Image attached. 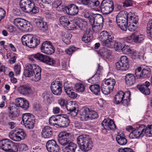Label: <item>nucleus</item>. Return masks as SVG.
<instances>
[{
	"label": "nucleus",
	"mask_w": 152,
	"mask_h": 152,
	"mask_svg": "<svg viewBox=\"0 0 152 152\" xmlns=\"http://www.w3.org/2000/svg\"><path fill=\"white\" fill-rule=\"evenodd\" d=\"M75 50V48L73 46H72L66 49L65 51L67 54L71 55Z\"/></svg>",
	"instance_id": "nucleus-61"
},
{
	"label": "nucleus",
	"mask_w": 152,
	"mask_h": 152,
	"mask_svg": "<svg viewBox=\"0 0 152 152\" xmlns=\"http://www.w3.org/2000/svg\"><path fill=\"white\" fill-rule=\"evenodd\" d=\"M18 148L21 151H26L28 149L27 146L25 144H20L19 145Z\"/></svg>",
	"instance_id": "nucleus-63"
},
{
	"label": "nucleus",
	"mask_w": 152,
	"mask_h": 152,
	"mask_svg": "<svg viewBox=\"0 0 152 152\" xmlns=\"http://www.w3.org/2000/svg\"><path fill=\"white\" fill-rule=\"evenodd\" d=\"M81 3L85 5L90 7H97L99 5L98 0H80Z\"/></svg>",
	"instance_id": "nucleus-30"
},
{
	"label": "nucleus",
	"mask_w": 152,
	"mask_h": 152,
	"mask_svg": "<svg viewBox=\"0 0 152 152\" xmlns=\"http://www.w3.org/2000/svg\"><path fill=\"white\" fill-rule=\"evenodd\" d=\"M33 35L27 34L23 35L21 38L22 42L24 45L31 48Z\"/></svg>",
	"instance_id": "nucleus-25"
},
{
	"label": "nucleus",
	"mask_w": 152,
	"mask_h": 152,
	"mask_svg": "<svg viewBox=\"0 0 152 152\" xmlns=\"http://www.w3.org/2000/svg\"><path fill=\"white\" fill-rule=\"evenodd\" d=\"M16 106L22 108L24 110H27L29 107L28 102L24 98L20 97L15 99Z\"/></svg>",
	"instance_id": "nucleus-18"
},
{
	"label": "nucleus",
	"mask_w": 152,
	"mask_h": 152,
	"mask_svg": "<svg viewBox=\"0 0 152 152\" xmlns=\"http://www.w3.org/2000/svg\"><path fill=\"white\" fill-rule=\"evenodd\" d=\"M94 26H93L94 31L98 32L102 28L103 25V17L100 15L97 14L96 15Z\"/></svg>",
	"instance_id": "nucleus-17"
},
{
	"label": "nucleus",
	"mask_w": 152,
	"mask_h": 152,
	"mask_svg": "<svg viewBox=\"0 0 152 152\" xmlns=\"http://www.w3.org/2000/svg\"><path fill=\"white\" fill-rule=\"evenodd\" d=\"M80 29L84 30L87 27V22L83 19L79 18L75 23Z\"/></svg>",
	"instance_id": "nucleus-38"
},
{
	"label": "nucleus",
	"mask_w": 152,
	"mask_h": 152,
	"mask_svg": "<svg viewBox=\"0 0 152 152\" xmlns=\"http://www.w3.org/2000/svg\"><path fill=\"white\" fill-rule=\"evenodd\" d=\"M113 2L112 0H103L101 5V11L104 14L110 13L113 10Z\"/></svg>",
	"instance_id": "nucleus-6"
},
{
	"label": "nucleus",
	"mask_w": 152,
	"mask_h": 152,
	"mask_svg": "<svg viewBox=\"0 0 152 152\" xmlns=\"http://www.w3.org/2000/svg\"><path fill=\"white\" fill-rule=\"evenodd\" d=\"M96 15L95 14L91 15V16H90L88 19L91 25L93 26H94L95 25V21H96Z\"/></svg>",
	"instance_id": "nucleus-56"
},
{
	"label": "nucleus",
	"mask_w": 152,
	"mask_h": 152,
	"mask_svg": "<svg viewBox=\"0 0 152 152\" xmlns=\"http://www.w3.org/2000/svg\"><path fill=\"white\" fill-rule=\"evenodd\" d=\"M61 35L62 37V38L63 42L67 44H69L71 42L72 34L68 32H62Z\"/></svg>",
	"instance_id": "nucleus-35"
},
{
	"label": "nucleus",
	"mask_w": 152,
	"mask_h": 152,
	"mask_svg": "<svg viewBox=\"0 0 152 152\" xmlns=\"http://www.w3.org/2000/svg\"><path fill=\"white\" fill-rule=\"evenodd\" d=\"M52 134V129L51 127L46 126L42 129V136L44 138H48L51 137Z\"/></svg>",
	"instance_id": "nucleus-33"
},
{
	"label": "nucleus",
	"mask_w": 152,
	"mask_h": 152,
	"mask_svg": "<svg viewBox=\"0 0 152 152\" xmlns=\"http://www.w3.org/2000/svg\"><path fill=\"white\" fill-rule=\"evenodd\" d=\"M114 42H115V43L113 44V47L112 46V47H109V48H115L117 50H122L124 44L123 43L122 44L120 42H118L115 40H114Z\"/></svg>",
	"instance_id": "nucleus-48"
},
{
	"label": "nucleus",
	"mask_w": 152,
	"mask_h": 152,
	"mask_svg": "<svg viewBox=\"0 0 152 152\" xmlns=\"http://www.w3.org/2000/svg\"><path fill=\"white\" fill-rule=\"evenodd\" d=\"M34 73L31 78L32 80L34 81H39L41 78V69L38 66H36V69H34Z\"/></svg>",
	"instance_id": "nucleus-32"
},
{
	"label": "nucleus",
	"mask_w": 152,
	"mask_h": 152,
	"mask_svg": "<svg viewBox=\"0 0 152 152\" xmlns=\"http://www.w3.org/2000/svg\"><path fill=\"white\" fill-rule=\"evenodd\" d=\"M10 137L12 140L16 141H20L21 139V137L18 136L17 133H15L13 132H11L9 134Z\"/></svg>",
	"instance_id": "nucleus-43"
},
{
	"label": "nucleus",
	"mask_w": 152,
	"mask_h": 152,
	"mask_svg": "<svg viewBox=\"0 0 152 152\" xmlns=\"http://www.w3.org/2000/svg\"><path fill=\"white\" fill-rule=\"evenodd\" d=\"M31 42V48H35L40 43V38L37 36L33 35Z\"/></svg>",
	"instance_id": "nucleus-41"
},
{
	"label": "nucleus",
	"mask_w": 152,
	"mask_h": 152,
	"mask_svg": "<svg viewBox=\"0 0 152 152\" xmlns=\"http://www.w3.org/2000/svg\"><path fill=\"white\" fill-rule=\"evenodd\" d=\"M76 21L74 22H70L69 21L66 26V28L69 30H75L76 29V24L75 23Z\"/></svg>",
	"instance_id": "nucleus-53"
},
{
	"label": "nucleus",
	"mask_w": 152,
	"mask_h": 152,
	"mask_svg": "<svg viewBox=\"0 0 152 152\" xmlns=\"http://www.w3.org/2000/svg\"><path fill=\"white\" fill-rule=\"evenodd\" d=\"M122 51L125 54H130L132 53V51L129 47L124 45Z\"/></svg>",
	"instance_id": "nucleus-54"
},
{
	"label": "nucleus",
	"mask_w": 152,
	"mask_h": 152,
	"mask_svg": "<svg viewBox=\"0 0 152 152\" xmlns=\"http://www.w3.org/2000/svg\"><path fill=\"white\" fill-rule=\"evenodd\" d=\"M129 67L128 58L125 56H121L120 61L116 63V68L118 70L125 71L129 69Z\"/></svg>",
	"instance_id": "nucleus-8"
},
{
	"label": "nucleus",
	"mask_w": 152,
	"mask_h": 152,
	"mask_svg": "<svg viewBox=\"0 0 152 152\" xmlns=\"http://www.w3.org/2000/svg\"><path fill=\"white\" fill-rule=\"evenodd\" d=\"M101 89L102 93L105 95L109 94L110 92L113 91L110 88L109 86H108L104 83L101 85Z\"/></svg>",
	"instance_id": "nucleus-40"
},
{
	"label": "nucleus",
	"mask_w": 152,
	"mask_h": 152,
	"mask_svg": "<svg viewBox=\"0 0 152 152\" xmlns=\"http://www.w3.org/2000/svg\"><path fill=\"white\" fill-rule=\"evenodd\" d=\"M88 108H83L80 110L79 112L80 117L82 121H88Z\"/></svg>",
	"instance_id": "nucleus-34"
},
{
	"label": "nucleus",
	"mask_w": 152,
	"mask_h": 152,
	"mask_svg": "<svg viewBox=\"0 0 152 152\" xmlns=\"http://www.w3.org/2000/svg\"><path fill=\"white\" fill-rule=\"evenodd\" d=\"M35 23L37 27L43 31H45L48 29V26L47 23L44 22L42 20L36 19Z\"/></svg>",
	"instance_id": "nucleus-31"
},
{
	"label": "nucleus",
	"mask_w": 152,
	"mask_h": 152,
	"mask_svg": "<svg viewBox=\"0 0 152 152\" xmlns=\"http://www.w3.org/2000/svg\"><path fill=\"white\" fill-rule=\"evenodd\" d=\"M34 116L30 113H26L23 115L22 121L26 128L32 129L34 126Z\"/></svg>",
	"instance_id": "nucleus-5"
},
{
	"label": "nucleus",
	"mask_w": 152,
	"mask_h": 152,
	"mask_svg": "<svg viewBox=\"0 0 152 152\" xmlns=\"http://www.w3.org/2000/svg\"><path fill=\"white\" fill-rule=\"evenodd\" d=\"M104 83L109 86L110 88L113 90L115 83V81L114 79H108Z\"/></svg>",
	"instance_id": "nucleus-47"
},
{
	"label": "nucleus",
	"mask_w": 152,
	"mask_h": 152,
	"mask_svg": "<svg viewBox=\"0 0 152 152\" xmlns=\"http://www.w3.org/2000/svg\"><path fill=\"white\" fill-rule=\"evenodd\" d=\"M125 81L127 86H132L135 83V77L133 74H127L125 76Z\"/></svg>",
	"instance_id": "nucleus-28"
},
{
	"label": "nucleus",
	"mask_w": 152,
	"mask_h": 152,
	"mask_svg": "<svg viewBox=\"0 0 152 152\" xmlns=\"http://www.w3.org/2000/svg\"><path fill=\"white\" fill-rule=\"evenodd\" d=\"M130 95V92L127 91L124 93L122 91H118L115 97V102L116 104H118L122 101L124 98H125L126 96H129Z\"/></svg>",
	"instance_id": "nucleus-22"
},
{
	"label": "nucleus",
	"mask_w": 152,
	"mask_h": 152,
	"mask_svg": "<svg viewBox=\"0 0 152 152\" xmlns=\"http://www.w3.org/2000/svg\"><path fill=\"white\" fill-rule=\"evenodd\" d=\"M77 148V145L75 143L70 142L66 146L63 147L64 152H75Z\"/></svg>",
	"instance_id": "nucleus-29"
},
{
	"label": "nucleus",
	"mask_w": 152,
	"mask_h": 152,
	"mask_svg": "<svg viewBox=\"0 0 152 152\" xmlns=\"http://www.w3.org/2000/svg\"><path fill=\"white\" fill-rule=\"evenodd\" d=\"M141 67H138L135 70V74L137 79H139L140 77H142V71L141 72Z\"/></svg>",
	"instance_id": "nucleus-58"
},
{
	"label": "nucleus",
	"mask_w": 152,
	"mask_h": 152,
	"mask_svg": "<svg viewBox=\"0 0 152 152\" xmlns=\"http://www.w3.org/2000/svg\"><path fill=\"white\" fill-rule=\"evenodd\" d=\"M75 89L79 92H83L85 89L84 85L81 83H78L76 84L75 86Z\"/></svg>",
	"instance_id": "nucleus-49"
},
{
	"label": "nucleus",
	"mask_w": 152,
	"mask_h": 152,
	"mask_svg": "<svg viewBox=\"0 0 152 152\" xmlns=\"http://www.w3.org/2000/svg\"><path fill=\"white\" fill-rule=\"evenodd\" d=\"M61 24L64 26H66L69 22L68 17L67 16L61 17L60 19Z\"/></svg>",
	"instance_id": "nucleus-51"
},
{
	"label": "nucleus",
	"mask_w": 152,
	"mask_h": 152,
	"mask_svg": "<svg viewBox=\"0 0 152 152\" xmlns=\"http://www.w3.org/2000/svg\"><path fill=\"white\" fill-rule=\"evenodd\" d=\"M14 24L18 28L25 31L29 30L30 26L28 24V22L22 18H17L13 21Z\"/></svg>",
	"instance_id": "nucleus-10"
},
{
	"label": "nucleus",
	"mask_w": 152,
	"mask_h": 152,
	"mask_svg": "<svg viewBox=\"0 0 152 152\" xmlns=\"http://www.w3.org/2000/svg\"><path fill=\"white\" fill-rule=\"evenodd\" d=\"M77 105L75 102L70 101L66 106V108L69 111L73 110L77 108Z\"/></svg>",
	"instance_id": "nucleus-46"
},
{
	"label": "nucleus",
	"mask_w": 152,
	"mask_h": 152,
	"mask_svg": "<svg viewBox=\"0 0 152 152\" xmlns=\"http://www.w3.org/2000/svg\"><path fill=\"white\" fill-rule=\"evenodd\" d=\"M118 152H134L129 148H120L118 150Z\"/></svg>",
	"instance_id": "nucleus-64"
},
{
	"label": "nucleus",
	"mask_w": 152,
	"mask_h": 152,
	"mask_svg": "<svg viewBox=\"0 0 152 152\" xmlns=\"http://www.w3.org/2000/svg\"><path fill=\"white\" fill-rule=\"evenodd\" d=\"M130 95L129 96H125V98H124L122 100V101L121 102L125 106H128L129 104V102L130 101Z\"/></svg>",
	"instance_id": "nucleus-59"
},
{
	"label": "nucleus",
	"mask_w": 152,
	"mask_h": 152,
	"mask_svg": "<svg viewBox=\"0 0 152 152\" xmlns=\"http://www.w3.org/2000/svg\"><path fill=\"white\" fill-rule=\"evenodd\" d=\"M64 87L66 93L69 97L73 99H75L77 97V94L74 92L73 90L69 84L66 83H64Z\"/></svg>",
	"instance_id": "nucleus-24"
},
{
	"label": "nucleus",
	"mask_w": 152,
	"mask_h": 152,
	"mask_svg": "<svg viewBox=\"0 0 152 152\" xmlns=\"http://www.w3.org/2000/svg\"><path fill=\"white\" fill-rule=\"evenodd\" d=\"M98 38L103 46L108 48L113 47L115 43L113 35L105 31L100 33Z\"/></svg>",
	"instance_id": "nucleus-2"
},
{
	"label": "nucleus",
	"mask_w": 152,
	"mask_h": 152,
	"mask_svg": "<svg viewBox=\"0 0 152 152\" xmlns=\"http://www.w3.org/2000/svg\"><path fill=\"white\" fill-rule=\"evenodd\" d=\"M31 12L34 14H36L39 12V10L38 7L34 6H34L32 7H30L27 10V12Z\"/></svg>",
	"instance_id": "nucleus-60"
},
{
	"label": "nucleus",
	"mask_w": 152,
	"mask_h": 152,
	"mask_svg": "<svg viewBox=\"0 0 152 152\" xmlns=\"http://www.w3.org/2000/svg\"><path fill=\"white\" fill-rule=\"evenodd\" d=\"M38 65L34 64L27 63L26 69L24 71V75L26 77H32L35 72L36 66Z\"/></svg>",
	"instance_id": "nucleus-16"
},
{
	"label": "nucleus",
	"mask_w": 152,
	"mask_h": 152,
	"mask_svg": "<svg viewBox=\"0 0 152 152\" xmlns=\"http://www.w3.org/2000/svg\"><path fill=\"white\" fill-rule=\"evenodd\" d=\"M116 139L118 143L120 145H124L127 143V139L125 137L124 134L122 132H119L118 133Z\"/></svg>",
	"instance_id": "nucleus-27"
},
{
	"label": "nucleus",
	"mask_w": 152,
	"mask_h": 152,
	"mask_svg": "<svg viewBox=\"0 0 152 152\" xmlns=\"http://www.w3.org/2000/svg\"><path fill=\"white\" fill-rule=\"evenodd\" d=\"M70 135V134L66 132H61L58 135V140L59 144L64 147L68 144L70 142L69 140Z\"/></svg>",
	"instance_id": "nucleus-13"
},
{
	"label": "nucleus",
	"mask_w": 152,
	"mask_h": 152,
	"mask_svg": "<svg viewBox=\"0 0 152 152\" xmlns=\"http://www.w3.org/2000/svg\"><path fill=\"white\" fill-rule=\"evenodd\" d=\"M145 126L142 124L137 129L133 130L129 135L131 139L143 137L145 134Z\"/></svg>",
	"instance_id": "nucleus-7"
},
{
	"label": "nucleus",
	"mask_w": 152,
	"mask_h": 152,
	"mask_svg": "<svg viewBox=\"0 0 152 152\" xmlns=\"http://www.w3.org/2000/svg\"><path fill=\"white\" fill-rule=\"evenodd\" d=\"M16 132L18 136L21 137V140L24 139L26 136V133L22 129H19Z\"/></svg>",
	"instance_id": "nucleus-55"
},
{
	"label": "nucleus",
	"mask_w": 152,
	"mask_h": 152,
	"mask_svg": "<svg viewBox=\"0 0 152 152\" xmlns=\"http://www.w3.org/2000/svg\"><path fill=\"white\" fill-rule=\"evenodd\" d=\"M127 15L124 11L120 12L116 17V21L118 25L121 29L126 31L127 26Z\"/></svg>",
	"instance_id": "nucleus-3"
},
{
	"label": "nucleus",
	"mask_w": 152,
	"mask_h": 152,
	"mask_svg": "<svg viewBox=\"0 0 152 152\" xmlns=\"http://www.w3.org/2000/svg\"><path fill=\"white\" fill-rule=\"evenodd\" d=\"M92 38L91 32L89 30H87L84 33L82 38V40L85 43H88L91 41Z\"/></svg>",
	"instance_id": "nucleus-36"
},
{
	"label": "nucleus",
	"mask_w": 152,
	"mask_h": 152,
	"mask_svg": "<svg viewBox=\"0 0 152 152\" xmlns=\"http://www.w3.org/2000/svg\"><path fill=\"white\" fill-rule=\"evenodd\" d=\"M66 11L67 14L74 15H76L78 11V7L74 4H72L66 7Z\"/></svg>",
	"instance_id": "nucleus-26"
},
{
	"label": "nucleus",
	"mask_w": 152,
	"mask_h": 152,
	"mask_svg": "<svg viewBox=\"0 0 152 152\" xmlns=\"http://www.w3.org/2000/svg\"><path fill=\"white\" fill-rule=\"evenodd\" d=\"M88 121L95 119L98 117L96 112L93 110H90L88 108Z\"/></svg>",
	"instance_id": "nucleus-42"
},
{
	"label": "nucleus",
	"mask_w": 152,
	"mask_h": 152,
	"mask_svg": "<svg viewBox=\"0 0 152 152\" xmlns=\"http://www.w3.org/2000/svg\"><path fill=\"white\" fill-rule=\"evenodd\" d=\"M151 74V70L150 68L146 67L142 70V76L143 78H147L149 77Z\"/></svg>",
	"instance_id": "nucleus-45"
},
{
	"label": "nucleus",
	"mask_w": 152,
	"mask_h": 152,
	"mask_svg": "<svg viewBox=\"0 0 152 152\" xmlns=\"http://www.w3.org/2000/svg\"><path fill=\"white\" fill-rule=\"evenodd\" d=\"M100 79L99 77L97 75H95L90 79L88 80V82L91 83H94L97 82Z\"/></svg>",
	"instance_id": "nucleus-57"
},
{
	"label": "nucleus",
	"mask_w": 152,
	"mask_h": 152,
	"mask_svg": "<svg viewBox=\"0 0 152 152\" xmlns=\"http://www.w3.org/2000/svg\"><path fill=\"white\" fill-rule=\"evenodd\" d=\"M57 115L52 116L49 119V122L51 125H55L58 126V118Z\"/></svg>",
	"instance_id": "nucleus-50"
},
{
	"label": "nucleus",
	"mask_w": 152,
	"mask_h": 152,
	"mask_svg": "<svg viewBox=\"0 0 152 152\" xmlns=\"http://www.w3.org/2000/svg\"><path fill=\"white\" fill-rule=\"evenodd\" d=\"M62 84L60 81L55 80L51 83L50 88L53 93L56 95H60L62 91Z\"/></svg>",
	"instance_id": "nucleus-12"
},
{
	"label": "nucleus",
	"mask_w": 152,
	"mask_h": 152,
	"mask_svg": "<svg viewBox=\"0 0 152 152\" xmlns=\"http://www.w3.org/2000/svg\"><path fill=\"white\" fill-rule=\"evenodd\" d=\"M17 89L20 94L25 96H28L32 93L31 87L27 84L21 85L17 88Z\"/></svg>",
	"instance_id": "nucleus-14"
},
{
	"label": "nucleus",
	"mask_w": 152,
	"mask_h": 152,
	"mask_svg": "<svg viewBox=\"0 0 152 152\" xmlns=\"http://www.w3.org/2000/svg\"><path fill=\"white\" fill-rule=\"evenodd\" d=\"M0 147L2 149L6 151L17 152L18 151L16 145L12 141L8 139L0 141Z\"/></svg>",
	"instance_id": "nucleus-4"
},
{
	"label": "nucleus",
	"mask_w": 152,
	"mask_h": 152,
	"mask_svg": "<svg viewBox=\"0 0 152 152\" xmlns=\"http://www.w3.org/2000/svg\"><path fill=\"white\" fill-rule=\"evenodd\" d=\"M41 50L42 53L47 54L51 55L55 52V48L49 41L44 42L42 44Z\"/></svg>",
	"instance_id": "nucleus-11"
},
{
	"label": "nucleus",
	"mask_w": 152,
	"mask_h": 152,
	"mask_svg": "<svg viewBox=\"0 0 152 152\" xmlns=\"http://www.w3.org/2000/svg\"><path fill=\"white\" fill-rule=\"evenodd\" d=\"M21 69V66L20 65L17 64L14 67V72L16 75H19L20 74Z\"/></svg>",
	"instance_id": "nucleus-62"
},
{
	"label": "nucleus",
	"mask_w": 152,
	"mask_h": 152,
	"mask_svg": "<svg viewBox=\"0 0 152 152\" xmlns=\"http://www.w3.org/2000/svg\"><path fill=\"white\" fill-rule=\"evenodd\" d=\"M134 42L136 43H140L143 41L145 39V36L142 34H136L134 33Z\"/></svg>",
	"instance_id": "nucleus-44"
},
{
	"label": "nucleus",
	"mask_w": 152,
	"mask_h": 152,
	"mask_svg": "<svg viewBox=\"0 0 152 152\" xmlns=\"http://www.w3.org/2000/svg\"><path fill=\"white\" fill-rule=\"evenodd\" d=\"M46 147L49 152H60V150L56 142L53 140H49L46 143Z\"/></svg>",
	"instance_id": "nucleus-15"
},
{
	"label": "nucleus",
	"mask_w": 152,
	"mask_h": 152,
	"mask_svg": "<svg viewBox=\"0 0 152 152\" xmlns=\"http://www.w3.org/2000/svg\"><path fill=\"white\" fill-rule=\"evenodd\" d=\"M20 6L23 11L27 12L30 7H32L34 6V3L31 0H21L20 2Z\"/></svg>",
	"instance_id": "nucleus-19"
},
{
	"label": "nucleus",
	"mask_w": 152,
	"mask_h": 152,
	"mask_svg": "<svg viewBox=\"0 0 152 152\" xmlns=\"http://www.w3.org/2000/svg\"><path fill=\"white\" fill-rule=\"evenodd\" d=\"M89 89L95 95H98L100 93V87L98 84L91 85L89 87Z\"/></svg>",
	"instance_id": "nucleus-39"
},
{
	"label": "nucleus",
	"mask_w": 152,
	"mask_h": 152,
	"mask_svg": "<svg viewBox=\"0 0 152 152\" xmlns=\"http://www.w3.org/2000/svg\"><path fill=\"white\" fill-rule=\"evenodd\" d=\"M78 144L81 150L83 152H87L91 150L93 146V142L89 136L82 134L77 138Z\"/></svg>",
	"instance_id": "nucleus-1"
},
{
	"label": "nucleus",
	"mask_w": 152,
	"mask_h": 152,
	"mask_svg": "<svg viewBox=\"0 0 152 152\" xmlns=\"http://www.w3.org/2000/svg\"><path fill=\"white\" fill-rule=\"evenodd\" d=\"M145 133L149 137H152V125H148L147 127L145 128Z\"/></svg>",
	"instance_id": "nucleus-52"
},
{
	"label": "nucleus",
	"mask_w": 152,
	"mask_h": 152,
	"mask_svg": "<svg viewBox=\"0 0 152 152\" xmlns=\"http://www.w3.org/2000/svg\"><path fill=\"white\" fill-rule=\"evenodd\" d=\"M70 123V120L66 115H63L58 118V126L60 127H66L68 126Z\"/></svg>",
	"instance_id": "nucleus-23"
},
{
	"label": "nucleus",
	"mask_w": 152,
	"mask_h": 152,
	"mask_svg": "<svg viewBox=\"0 0 152 152\" xmlns=\"http://www.w3.org/2000/svg\"><path fill=\"white\" fill-rule=\"evenodd\" d=\"M101 125L106 130H114L116 129V126L113 121L109 119H104Z\"/></svg>",
	"instance_id": "nucleus-21"
},
{
	"label": "nucleus",
	"mask_w": 152,
	"mask_h": 152,
	"mask_svg": "<svg viewBox=\"0 0 152 152\" xmlns=\"http://www.w3.org/2000/svg\"><path fill=\"white\" fill-rule=\"evenodd\" d=\"M150 84L149 82L146 81L144 83L137 85V87L142 93L145 95H148L150 93V90L148 88Z\"/></svg>",
	"instance_id": "nucleus-20"
},
{
	"label": "nucleus",
	"mask_w": 152,
	"mask_h": 152,
	"mask_svg": "<svg viewBox=\"0 0 152 152\" xmlns=\"http://www.w3.org/2000/svg\"><path fill=\"white\" fill-rule=\"evenodd\" d=\"M98 53L102 56L108 58L111 55L112 52L107 48H102L100 49Z\"/></svg>",
	"instance_id": "nucleus-37"
},
{
	"label": "nucleus",
	"mask_w": 152,
	"mask_h": 152,
	"mask_svg": "<svg viewBox=\"0 0 152 152\" xmlns=\"http://www.w3.org/2000/svg\"><path fill=\"white\" fill-rule=\"evenodd\" d=\"M33 56L36 59L39 60L50 65H53L55 62V61L53 59L39 53L33 55Z\"/></svg>",
	"instance_id": "nucleus-9"
}]
</instances>
